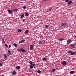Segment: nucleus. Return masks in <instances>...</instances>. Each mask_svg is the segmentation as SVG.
<instances>
[{
    "label": "nucleus",
    "mask_w": 76,
    "mask_h": 76,
    "mask_svg": "<svg viewBox=\"0 0 76 76\" xmlns=\"http://www.w3.org/2000/svg\"><path fill=\"white\" fill-rule=\"evenodd\" d=\"M61 26L62 27H63V28H65V27H66V26H68V24L66 23H61Z\"/></svg>",
    "instance_id": "1"
},
{
    "label": "nucleus",
    "mask_w": 76,
    "mask_h": 76,
    "mask_svg": "<svg viewBox=\"0 0 76 76\" xmlns=\"http://www.w3.org/2000/svg\"><path fill=\"white\" fill-rule=\"evenodd\" d=\"M76 45V43H75L74 44H72L71 45H69V47L71 49H73V48H74V47H75V45Z\"/></svg>",
    "instance_id": "2"
},
{
    "label": "nucleus",
    "mask_w": 76,
    "mask_h": 76,
    "mask_svg": "<svg viewBox=\"0 0 76 76\" xmlns=\"http://www.w3.org/2000/svg\"><path fill=\"white\" fill-rule=\"evenodd\" d=\"M68 53H69V54H71V55H75V54H76V51H75L74 52H73V51H68Z\"/></svg>",
    "instance_id": "3"
},
{
    "label": "nucleus",
    "mask_w": 76,
    "mask_h": 76,
    "mask_svg": "<svg viewBox=\"0 0 76 76\" xmlns=\"http://www.w3.org/2000/svg\"><path fill=\"white\" fill-rule=\"evenodd\" d=\"M61 64L63 66H66V64H67V62L66 61H64L61 62Z\"/></svg>",
    "instance_id": "4"
},
{
    "label": "nucleus",
    "mask_w": 76,
    "mask_h": 76,
    "mask_svg": "<svg viewBox=\"0 0 76 76\" xmlns=\"http://www.w3.org/2000/svg\"><path fill=\"white\" fill-rule=\"evenodd\" d=\"M71 42H72V41L70 39H68L67 41V44H70Z\"/></svg>",
    "instance_id": "5"
},
{
    "label": "nucleus",
    "mask_w": 76,
    "mask_h": 76,
    "mask_svg": "<svg viewBox=\"0 0 76 76\" xmlns=\"http://www.w3.org/2000/svg\"><path fill=\"white\" fill-rule=\"evenodd\" d=\"M12 10L14 12H17L18 11V9H12Z\"/></svg>",
    "instance_id": "6"
},
{
    "label": "nucleus",
    "mask_w": 76,
    "mask_h": 76,
    "mask_svg": "<svg viewBox=\"0 0 76 76\" xmlns=\"http://www.w3.org/2000/svg\"><path fill=\"white\" fill-rule=\"evenodd\" d=\"M8 12L10 14H11L12 13V11L11 10H9Z\"/></svg>",
    "instance_id": "7"
},
{
    "label": "nucleus",
    "mask_w": 76,
    "mask_h": 76,
    "mask_svg": "<svg viewBox=\"0 0 76 76\" xmlns=\"http://www.w3.org/2000/svg\"><path fill=\"white\" fill-rule=\"evenodd\" d=\"M16 74V71H13L12 72V74L13 75H15Z\"/></svg>",
    "instance_id": "8"
},
{
    "label": "nucleus",
    "mask_w": 76,
    "mask_h": 76,
    "mask_svg": "<svg viewBox=\"0 0 76 76\" xmlns=\"http://www.w3.org/2000/svg\"><path fill=\"white\" fill-rule=\"evenodd\" d=\"M25 40H22L20 41L19 42V44H20V43H22L23 42H25Z\"/></svg>",
    "instance_id": "9"
},
{
    "label": "nucleus",
    "mask_w": 76,
    "mask_h": 76,
    "mask_svg": "<svg viewBox=\"0 0 76 76\" xmlns=\"http://www.w3.org/2000/svg\"><path fill=\"white\" fill-rule=\"evenodd\" d=\"M21 51H22V53H26V51L23 48H21Z\"/></svg>",
    "instance_id": "10"
},
{
    "label": "nucleus",
    "mask_w": 76,
    "mask_h": 76,
    "mask_svg": "<svg viewBox=\"0 0 76 76\" xmlns=\"http://www.w3.org/2000/svg\"><path fill=\"white\" fill-rule=\"evenodd\" d=\"M50 26V24H48L45 25V26L46 28H48V27Z\"/></svg>",
    "instance_id": "11"
},
{
    "label": "nucleus",
    "mask_w": 76,
    "mask_h": 76,
    "mask_svg": "<svg viewBox=\"0 0 76 76\" xmlns=\"http://www.w3.org/2000/svg\"><path fill=\"white\" fill-rule=\"evenodd\" d=\"M20 68V66H17L16 67V69L17 70H19V69Z\"/></svg>",
    "instance_id": "12"
},
{
    "label": "nucleus",
    "mask_w": 76,
    "mask_h": 76,
    "mask_svg": "<svg viewBox=\"0 0 76 76\" xmlns=\"http://www.w3.org/2000/svg\"><path fill=\"white\" fill-rule=\"evenodd\" d=\"M72 3V1H70L68 3V4H71Z\"/></svg>",
    "instance_id": "13"
},
{
    "label": "nucleus",
    "mask_w": 76,
    "mask_h": 76,
    "mask_svg": "<svg viewBox=\"0 0 76 76\" xmlns=\"http://www.w3.org/2000/svg\"><path fill=\"white\" fill-rule=\"evenodd\" d=\"M33 48H34V47H33V46H32V45H31L30 46V50H33Z\"/></svg>",
    "instance_id": "14"
},
{
    "label": "nucleus",
    "mask_w": 76,
    "mask_h": 76,
    "mask_svg": "<svg viewBox=\"0 0 76 76\" xmlns=\"http://www.w3.org/2000/svg\"><path fill=\"white\" fill-rule=\"evenodd\" d=\"M21 19H22V18H23V17L25 16V15L23 14H22L21 15Z\"/></svg>",
    "instance_id": "15"
},
{
    "label": "nucleus",
    "mask_w": 76,
    "mask_h": 76,
    "mask_svg": "<svg viewBox=\"0 0 76 76\" xmlns=\"http://www.w3.org/2000/svg\"><path fill=\"white\" fill-rule=\"evenodd\" d=\"M64 39H62L61 38H60L58 39V40L59 41H63V40H64Z\"/></svg>",
    "instance_id": "16"
},
{
    "label": "nucleus",
    "mask_w": 76,
    "mask_h": 76,
    "mask_svg": "<svg viewBox=\"0 0 76 76\" xmlns=\"http://www.w3.org/2000/svg\"><path fill=\"white\" fill-rule=\"evenodd\" d=\"M31 66L32 67H35V64H31Z\"/></svg>",
    "instance_id": "17"
},
{
    "label": "nucleus",
    "mask_w": 76,
    "mask_h": 76,
    "mask_svg": "<svg viewBox=\"0 0 76 76\" xmlns=\"http://www.w3.org/2000/svg\"><path fill=\"white\" fill-rule=\"evenodd\" d=\"M29 32V30H26L25 32V34H28V33Z\"/></svg>",
    "instance_id": "18"
},
{
    "label": "nucleus",
    "mask_w": 76,
    "mask_h": 76,
    "mask_svg": "<svg viewBox=\"0 0 76 76\" xmlns=\"http://www.w3.org/2000/svg\"><path fill=\"white\" fill-rule=\"evenodd\" d=\"M25 16H29V14H28V13L27 12L26 13Z\"/></svg>",
    "instance_id": "19"
},
{
    "label": "nucleus",
    "mask_w": 76,
    "mask_h": 76,
    "mask_svg": "<svg viewBox=\"0 0 76 76\" xmlns=\"http://www.w3.org/2000/svg\"><path fill=\"white\" fill-rule=\"evenodd\" d=\"M4 57H5V58H7V55L6 54H4Z\"/></svg>",
    "instance_id": "20"
},
{
    "label": "nucleus",
    "mask_w": 76,
    "mask_h": 76,
    "mask_svg": "<svg viewBox=\"0 0 76 76\" xmlns=\"http://www.w3.org/2000/svg\"><path fill=\"white\" fill-rule=\"evenodd\" d=\"M47 59V58H42V60L43 61H45V60H46Z\"/></svg>",
    "instance_id": "21"
},
{
    "label": "nucleus",
    "mask_w": 76,
    "mask_h": 76,
    "mask_svg": "<svg viewBox=\"0 0 76 76\" xmlns=\"http://www.w3.org/2000/svg\"><path fill=\"white\" fill-rule=\"evenodd\" d=\"M74 72H75L74 71H70L69 73L70 74H73V73H74Z\"/></svg>",
    "instance_id": "22"
},
{
    "label": "nucleus",
    "mask_w": 76,
    "mask_h": 76,
    "mask_svg": "<svg viewBox=\"0 0 76 76\" xmlns=\"http://www.w3.org/2000/svg\"><path fill=\"white\" fill-rule=\"evenodd\" d=\"M18 32H22V30L19 29L18 30Z\"/></svg>",
    "instance_id": "23"
},
{
    "label": "nucleus",
    "mask_w": 76,
    "mask_h": 76,
    "mask_svg": "<svg viewBox=\"0 0 76 76\" xmlns=\"http://www.w3.org/2000/svg\"><path fill=\"white\" fill-rule=\"evenodd\" d=\"M13 45H14V46H15V47H18V45H17V44H16L15 43H14L13 44Z\"/></svg>",
    "instance_id": "24"
},
{
    "label": "nucleus",
    "mask_w": 76,
    "mask_h": 76,
    "mask_svg": "<svg viewBox=\"0 0 76 76\" xmlns=\"http://www.w3.org/2000/svg\"><path fill=\"white\" fill-rule=\"evenodd\" d=\"M21 49H22V48L19 49H18V51H19V52H20V51H21Z\"/></svg>",
    "instance_id": "25"
},
{
    "label": "nucleus",
    "mask_w": 76,
    "mask_h": 76,
    "mask_svg": "<svg viewBox=\"0 0 76 76\" xmlns=\"http://www.w3.org/2000/svg\"><path fill=\"white\" fill-rule=\"evenodd\" d=\"M52 72H55L56 71V69H53L52 70Z\"/></svg>",
    "instance_id": "26"
},
{
    "label": "nucleus",
    "mask_w": 76,
    "mask_h": 76,
    "mask_svg": "<svg viewBox=\"0 0 76 76\" xmlns=\"http://www.w3.org/2000/svg\"><path fill=\"white\" fill-rule=\"evenodd\" d=\"M37 73H41V71H40L39 70H38V71H37Z\"/></svg>",
    "instance_id": "27"
},
{
    "label": "nucleus",
    "mask_w": 76,
    "mask_h": 76,
    "mask_svg": "<svg viewBox=\"0 0 76 76\" xmlns=\"http://www.w3.org/2000/svg\"><path fill=\"white\" fill-rule=\"evenodd\" d=\"M30 69H33V66L31 65L30 66Z\"/></svg>",
    "instance_id": "28"
},
{
    "label": "nucleus",
    "mask_w": 76,
    "mask_h": 76,
    "mask_svg": "<svg viewBox=\"0 0 76 76\" xmlns=\"http://www.w3.org/2000/svg\"><path fill=\"white\" fill-rule=\"evenodd\" d=\"M23 9H26V6H24L23 7Z\"/></svg>",
    "instance_id": "29"
},
{
    "label": "nucleus",
    "mask_w": 76,
    "mask_h": 76,
    "mask_svg": "<svg viewBox=\"0 0 76 76\" xmlns=\"http://www.w3.org/2000/svg\"><path fill=\"white\" fill-rule=\"evenodd\" d=\"M15 52V51H13L12 50V51H11V53H12L11 54H13V53Z\"/></svg>",
    "instance_id": "30"
},
{
    "label": "nucleus",
    "mask_w": 76,
    "mask_h": 76,
    "mask_svg": "<svg viewBox=\"0 0 76 76\" xmlns=\"http://www.w3.org/2000/svg\"><path fill=\"white\" fill-rule=\"evenodd\" d=\"M5 45L6 47H7H7H8V45H7V44H5Z\"/></svg>",
    "instance_id": "31"
},
{
    "label": "nucleus",
    "mask_w": 76,
    "mask_h": 76,
    "mask_svg": "<svg viewBox=\"0 0 76 76\" xmlns=\"http://www.w3.org/2000/svg\"><path fill=\"white\" fill-rule=\"evenodd\" d=\"M8 52L9 54H10L11 53V52L9 50H8Z\"/></svg>",
    "instance_id": "32"
},
{
    "label": "nucleus",
    "mask_w": 76,
    "mask_h": 76,
    "mask_svg": "<svg viewBox=\"0 0 76 76\" xmlns=\"http://www.w3.org/2000/svg\"><path fill=\"white\" fill-rule=\"evenodd\" d=\"M70 0H66L65 2H68V1H69Z\"/></svg>",
    "instance_id": "33"
},
{
    "label": "nucleus",
    "mask_w": 76,
    "mask_h": 76,
    "mask_svg": "<svg viewBox=\"0 0 76 76\" xmlns=\"http://www.w3.org/2000/svg\"><path fill=\"white\" fill-rule=\"evenodd\" d=\"M3 66V64L0 63V66Z\"/></svg>",
    "instance_id": "34"
},
{
    "label": "nucleus",
    "mask_w": 76,
    "mask_h": 76,
    "mask_svg": "<svg viewBox=\"0 0 76 76\" xmlns=\"http://www.w3.org/2000/svg\"><path fill=\"white\" fill-rule=\"evenodd\" d=\"M39 44H42V42L40 41L39 42Z\"/></svg>",
    "instance_id": "35"
},
{
    "label": "nucleus",
    "mask_w": 76,
    "mask_h": 76,
    "mask_svg": "<svg viewBox=\"0 0 76 76\" xmlns=\"http://www.w3.org/2000/svg\"><path fill=\"white\" fill-rule=\"evenodd\" d=\"M29 63H30V64H32V61H30Z\"/></svg>",
    "instance_id": "36"
},
{
    "label": "nucleus",
    "mask_w": 76,
    "mask_h": 76,
    "mask_svg": "<svg viewBox=\"0 0 76 76\" xmlns=\"http://www.w3.org/2000/svg\"><path fill=\"white\" fill-rule=\"evenodd\" d=\"M20 40H22V39L23 40V38L22 37H21L20 39Z\"/></svg>",
    "instance_id": "37"
},
{
    "label": "nucleus",
    "mask_w": 76,
    "mask_h": 76,
    "mask_svg": "<svg viewBox=\"0 0 76 76\" xmlns=\"http://www.w3.org/2000/svg\"><path fill=\"white\" fill-rule=\"evenodd\" d=\"M2 41H3V42H4V39H2Z\"/></svg>",
    "instance_id": "38"
},
{
    "label": "nucleus",
    "mask_w": 76,
    "mask_h": 76,
    "mask_svg": "<svg viewBox=\"0 0 76 76\" xmlns=\"http://www.w3.org/2000/svg\"><path fill=\"white\" fill-rule=\"evenodd\" d=\"M25 19H23L22 20V21L23 22H25Z\"/></svg>",
    "instance_id": "39"
},
{
    "label": "nucleus",
    "mask_w": 76,
    "mask_h": 76,
    "mask_svg": "<svg viewBox=\"0 0 76 76\" xmlns=\"http://www.w3.org/2000/svg\"><path fill=\"white\" fill-rule=\"evenodd\" d=\"M11 47V45H9V48H10Z\"/></svg>",
    "instance_id": "40"
},
{
    "label": "nucleus",
    "mask_w": 76,
    "mask_h": 76,
    "mask_svg": "<svg viewBox=\"0 0 76 76\" xmlns=\"http://www.w3.org/2000/svg\"><path fill=\"white\" fill-rule=\"evenodd\" d=\"M43 1H48V0H43Z\"/></svg>",
    "instance_id": "41"
},
{
    "label": "nucleus",
    "mask_w": 76,
    "mask_h": 76,
    "mask_svg": "<svg viewBox=\"0 0 76 76\" xmlns=\"http://www.w3.org/2000/svg\"><path fill=\"white\" fill-rule=\"evenodd\" d=\"M7 56H9V55H8V54Z\"/></svg>",
    "instance_id": "42"
},
{
    "label": "nucleus",
    "mask_w": 76,
    "mask_h": 76,
    "mask_svg": "<svg viewBox=\"0 0 76 76\" xmlns=\"http://www.w3.org/2000/svg\"><path fill=\"white\" fill-rule=\"evenodd\" d=\"M33 63H35V62H33Z\"/></svg>",
    "instance_id": "43"
},
{
    "label": "nucleus",
    "mask_w": 76,
    "mask_h": 76,
    "mask_svg": "<svg viewBox=\"0 0 76 76\" xmlns=\"http://www.w3.org/2000/svg\"><path fill=\"white\" fill-rule=\"evenodd\" d=\"M2 76H4V75H2Z\"/></svg>",
    "instance_id": "44"
},
{
    "label": "nucleus",
    "mask_w": 76,
    "mask_h": 76,
    "mask_svg": "<svg viewBox=\"0 0 76 76\" xmlns=\"http://www.w3.org/2000/svg\"><path fill=\"white\" fill-rule=\"evenodd\" d=\"M75 38H76V36H75Z\"/></svg>",
    "instance_id": "45"
},
{
    "label": "nucleus",
    "mask_w": 76,
    "mask_h": 76,
    "mask_svg": "<svg viewBox=\"0 0 76 76\" xmlns=\"http://www.w3.org/2000/svg\"><path fill=\"white\" fill-rule=\"evenodd\" d=\"M1 48L0 47V50H1Z\"/></svg>",
    "instance_id": "46"
},
{
    "label": "nucleus",
    "mask_w": 76,
    "mask_h": 76,
    "mask_svg": "<svg viewBox=\"0 0 76 76\" xmlns=\"http://www.w3.org/2000/svg\"><path fill=\"white\" fill-rule=\"evenodd\" d=\"M0 40H1V39L0 38Z\"/></svg>",
    "instance_id": "47"
},
{
    "label": "nucleus",
    "mask_w": 76,
    "mask_h": 76,
    "mask_svg": "<svg viewBox=\"0 0 76 76\" xmlns=\"http://www.w3.org/2000/svg\"><path fill=\"white\" fill-rule=\"evenodd\" d=\"M50 10H52V9H51Z\"/></svg>",
    "instance_id": "48"
}]
</instances>
